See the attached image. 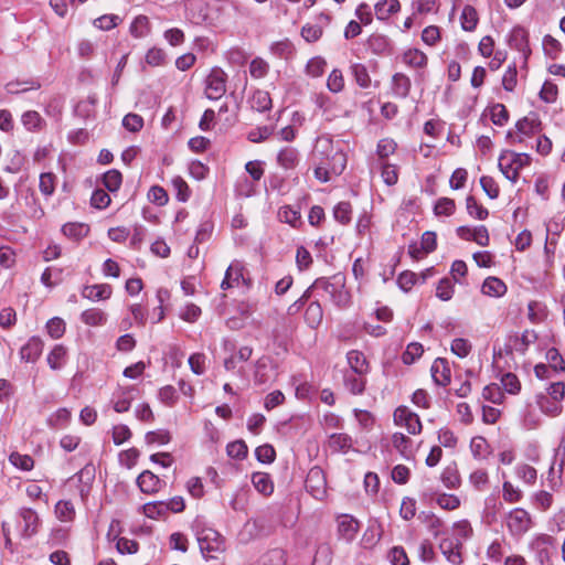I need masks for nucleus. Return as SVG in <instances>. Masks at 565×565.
<instances>
[{
  "instance_id": "f257e3e1",
  "label": "nucleus",
  "mask_w": 565,
  "mask_h": 565,
  "mask_svg": "<svg viewBox=\"0 0 565 565\" xmlns=\"http://www.w3.org/2000/svg\"><path fill=\"white\" fill-rule=\"evenodd\" d=\"M313 287L322 289L330 296L331 301L340 307H348L350 303V294L345 289V276L342 274H335L330 278L320 277L313 282Z\"/></svg>"
},
{
  "instance_id": "f03ea898",
  "label": "nucleus",
  "mask_w": 565,
  "mask_h": 565,
  "mask_svg": "<svg viewBox=\"0 0 565 565\" xmlns=\"http://www.w3.org/2000/svg\"><path fill=\"white\" fill-rule=\"evenodd\" d=\"M565 396V385L563 382L552 383L547 393H540L536 395V403L542 412L548 415H557L561 412L559 402Z\"/></svg>"
},
{
  "instance_id": "7ed1b4c3",
  "label": "nucleus",
  "mask_w": 565,
  "mask_h": 565,
  "mask_svg": "<svg viewBox=\"0 0 565 565\" xmlns=\"http://www.w3.org/2000/svg\"><path fill=\"white\" fill-rule=\"evenodd\" d=\"M516 131L509 130L507 132V140L510 143L523 142V137H532L542 130V122L536 114L525 116L519 119L515 124Z\"/></svg>"
},
{
  "instance_id": "20e7f679",
  "label": "nucleus",
  "mask_w": 565,
  "mask_h": 565,
  "mask_svg": "<svg viewBox=\"0 0 565 565\" xmlns=\"http://www.w3.org/2000/svg\"><path fill=\"white\" fill-rule=\"evenodd\" d=\"M327 167H316L315 177L321 182H328L331 175H340L347 167V154L341 147H334L332 162Z\"/></svg>"
},
{
  "instance_id": "39448f33",
  "label": "nucleus",
  "mask_w": 565,
  "mask_h": 565,
  "mask_svg": "<svg viewBox=\"0 0 565 565\" xmlns=\"http://www.w3.org/2000/svg\"><path fill=\"white\" fill-rule=\"evenodd\" d=\"M532 524L530 513L522 508H515L507 515V527L512 536L521 537L532 527Z\"/></svg>"
},
{
  "instance_id": "423d86ee",
  "label": "nucleus",
  "mask_w": 565,
  "mask_h": 565,
  "mask_svg": "<svg viewBox=\"0 0 565 565\" xmlns=\"http://www.w3.org/2000/svg\"><path fill=\"white\" fill-rule=\"evenodd\" d=\"M306 490L317 500H323L327 495V479L320 467H312L305 481Z\"/></svg>"
},
{
  "instance_id": "0eeeda50",
  "label": "nucleus",
  "mask_w": 565,
  "mask_h": 565,
  "mask_svg": "<svg viewBox=\"0 0 565 565\" xmlns=\"http://www.w3.org/2000/svg\"><path fill=\"white\" fill-rule=\"evenodd\" d=\"M226 73L220 68L214 67L206 77L205 94L210 99H218L226 92Z\"/></svg>"
},
{
  "instance_id": "6e6552de",
  "label": "nucleus",
  "mask_w": 565,
  "mask_h": 565,
  "mask_svg": "<svg viewBox=\"0 0 565 565\" xmlns=\"http://www.w3.org/2000/svg\"><path fill=\"white\" fill-rule=\"evenodd\" d=\"M201 553L205 558H215L213 553L223 551V540L221 535L213 531L206 530L202 532L198 537Z\"/></svg>"
},
{
  "instance_id": "1a4fd4ad",
  "label": "nucleus",
  "mask_w": 565,
  "mask_h": 565,
  "mask_svg": "<svg viewBox=\"0 0 565 565\" xmlns=\"http://www.w3.org/2000/svg\"><path fill=\"white\" fill-rule=\"evenodd\" d=\"M334 147L341 146L329 137H320L317 139L313 151L316 167H327L326 163L330 164L332 162V152L334 151Z\"/></svg>"
},
{
  "instance_id": "9d476101",
  "label": "nucleus",
  "mask_w": 565,
  "mask_h": 565,
  "mask_svg": "<svg viewBox=\"0 0 565 565\" xmlns=\"http://www.w3.org/2000/svg\"><path fill=\"white\" fill-rule=\"evenodd\" d=\"M394 422L396 425L405 426L407 431L412 435L422 431V423L417 414L413 413L406 406H399L394 412Z\"/></svg>"
},
{
  "instance_id": "9b49d317",
  "label": "nucleus",
  "mask_w": 565,
  "mask_h": 565,
  "mask_svg": "<svg viewBox=\"0 0 565 565\" xmlns=\"http://www.w3.org/2000/svg\"><path fill=\"white\" fill-rule=\"evenodd\" d=\"M439 548L451 564L460 565L462 563V542L459 539L445 537L440 541Z\"/></svg>"
},
{
  "instance_id": "f8f14e48",
  "label": "nucleus",
  "mask_w": 565,
  "mask_h": 565,
  "mask_svg": "<svg viewBox=\"0 0 565 565\" xmlns=\"http://www.w3.org/2000/svg\"><path fill=\"white\" fill-rule=\"evenodd\" d=\"M508 43L510 47L522 53L525 61L527 60L531 49L529 45V34L524 28L520 25L514 26L509 34Z\"/></svg>"
},
{
  "instance_id": "ddd939ff",
  "label": "nucleus",
  "mask_w": 565,
  "mask_h": 565,
  "mask_svg": "<svg viewBox=\"0 0 565 565\" xmlns=\"http://www.w3.org/2000/svg\"><path fill=\"white\" fill-rule=\"evenodd\" d=\"M275 363L270 356H262L255 363V382L266 384L275 377Z\"/></svg>"
},
{
  "instance_id": "4468645a",
  "label": "nucleus",
  "mask_w": 565,
  "mask_h": 565,
  "mask_svg": "<svg viewBox=\"0 0 565 565\" xmlns=\"http://www.w3.org/2000/svg\"><path fill=\"white\" fill-rule=\"evenodd\" d=\"M19 515V526L21 529L22 535L24 537H31L36 533L39 526V516L36 512L32 509L23 508L20 510Z\"/></svg>"
},
{
  "instance_id": "2eb2a0df",
  "label": "nucleus",
  "mask_w": 565,
  "mask_h": 565,
  "mask_svg": "<svg viewBox=\"0 0 565 565\" xmlns=\"http://www.w3.org/2000/svg\"><path fill=\"white\" fill-rule=\"evenodd\" d=\"M430 372L431 377L437 385L446 386L450 383L451 371L446 359H436L430 367Z\"/></svg>"
},
{
  "instance_id": "dca6fc26",
  "label": "nucleus",
  "mask_w": 565,
  "mask_h": 565,
  "mask_svg": "<svg viewBox=\"0 0 565 565\" xmlns=\"http://www.w3.org/2000/svg\"><path fill=\"white\" fill-rule=\"evenodd\" d=\"M366 45L371 52L376 55H390L393 51L391 40L380 33L371 34L366 41Z\"/></svg>"
},
{
  "instance_id": "f3484780",
  "label": "nucleus",
  "mask_w": 565,
  "mask_h": 565,
  "mask_svg": "<svg viewBox=\"0 0 565 565\" xmlns=\"http://www.w3.org/2000/svg\"><path fill=\"white\" fill-rule=\"evenodd\" d=\"M161 480L157 475L150 470L142 471L137 478V486L140 491L147 494H152L159 491Z\"/></svg>"
},
{
  "instance_id": "a211bd4d",
  "label": "nucleus",
  "mask_w": 565,
  "mask_h": 565,
  "mask_svg": "<svg viewBox=\"0 0 565 565\" xmlns=\"http://www.w3.org/2000/svg\"><path fill=\"white\" fill-rule=\"evenodd\" d=\"M43 350V342L39 337H32L21 348L20 356L25 362H35Z\"/></svg>"
},
{
  "instance_id": "6ab92c4d",
  "label": "nucleus",
  "mask_w": 565,
  "mask_h": 565,
  "mask_svg": "<svg viewBox=\"0 0 565 565\" xmlns=\"http://www.w3.org/2000/svg\"><path fill=\"white\" fill-rule=\"evenodd\" d=\"M412 87L411 78L404 73H395L392 77L391 89L395 97L406 98Z\"/></svg>"
},
{
  "instance_id": "aec40b11",
  "label": "nucleus",
  "mask_w": 565,
  "mask_h": 565,
  "mask_svg": "<svg viewBox=\"0 0 565 565\" xmlns=\"http://www.w3.org/2000/svg\"><path fill=\"white\" fill-rule=\"evenodd\" d=\"M348 364L350 365L351 372L360 375H366L370 371V365L366 361L365 355L358 350H351L347 353Z\"/></svg>"
},
{
  "instance_id": "412c9836",
  "label": "nucleus",
  "mask_w": 565,
  "mask_h": 565,
  "mask_svg": "<svg viewBox=\"0 0 565 565\" xmlns=\"http://www.w3.org/2000/svg\"><path fill=\"white\" fill-rule=\"evenodd\" d=\"M338 531L342 539L350 542L359 531V522L350 515H342L338 524Z\"/></svg>"
},
{
  "instance_id": "4be33fe9",
  "label": "nucleus",
  "mask_w": 565,
  "mask_h": 565,
  "mask_svg": "<svg viewBox=\"0 0 565 565\" xmlns=\"http://www.w3.org/2000/svg\"><path fill=\"white\" fill-rule=\"evenodd\" d=\"M507 290V285L500 278L492 276L486 278L481 286L482 294L489 297H502Z\"/></svg>"
},
{
  "instance_id": "5701e85b",
  "label": "nucleus",
  "mask_w": 565,
  "mask_h": 565,
  "mask_svg": "<svg viewBox=\"0 0 565 565\" xmlns=\"http://www.w3.org/2000/svg\"><path fill=\"white\" fill-rule=\"evenodd\" d=\"M82 296L93 301L105 300L111 296V287L107 284L85 286Z\"/></svg>"
},
{
  "instance_id": "b1692460",
  "label": "nucleus",
  "mask_w": 565,
  "mask_h": 565,
  "mask_svg": "<svg viewBox=\"0 0 565 565\" xmlns=\"http://www.w3.org/2000/svg\"><path fill=\"white\" fill-rule=\"evenodd\" d=\"M364 376L365 375H360L354 372H347L343 376L345 388L354 395H361L366 384Z\"/></svg>"
},
{
  "instance_id": "393cba45",
  "label": "nucleus",
  "mask_w": 565,
  "mask_h": 565,
  "mask_svg": "<svg viewBox=\"0 0 565 565\" xmlns=\"http://www.w3.org/2000/svg\"><path fill=\"white\" fill-rule=\"evenodd\" d=\"M252 483L255 489L264 495H270L274 491V483L269 473L254 472L252 475Z\"/></svg>"
},
{
  "instance_id": "a878e982",
  "label": "nucleus",
  "mask_w": 565,
  "mask_h": 565,
  "mask_svg": "<svg viewBox=\"0 0 565 565\" xmlns=\"http://www.w3.org/2000/svg\"><path fill=\"white\" fill-rule=\"evenodd\" d=\"M401 4L398 0H381L375 7V15L379 20H387L392 14L399 11Z\"/></svg>"
},
{
  "instance_id": "bb28decb",
  "label": "nucleus",
  "mask_w": 565,
  "mask_h": 565,
  "mask_svg": "<svg viewBox=\"0 0 565 565\" xmlns=\"http://www.w3.org/2000/svg\"><path fill=\"white\" fill-rule=\"evenodd\" d=\"M239 279L244 280L243 267L238 263L231 264L225 271V276L221 282V288L223 290L230 289L235 282H238Z\"/></svg>"
},
{
  "instance_id": "cd10ccee",
  "label": "nucleus",
  "mask_w": 565,
  "mask_h": 565,
  "mask_svg": "<svg viewBox=\"0 0 565 565\" xmlns=\"http://www.w3.org/2000/svg\"><path fill=\"white\" fill-rule=\"evenodd\" d=\"M277 161L284 169H294L299 162V152L296 148L285 147L279 151Z\"/></svg>"
},
{
  "instance_id": "c85d7f7f",
  "label": "nucleus",
  "mask_w": 565,
  "mask_h": 565,
  "mask_svg": "<svg viewBox=\"0 0 565 565\" xmlns=\"http://www.w3.org/2000/svg\"><path fill=\"white\" fill-rule=\"evenodd\" d=\"M81 320L90 327L104 326L107 321V315L98 308H92L82 312Z\"/></svg>"
},
{
  "instance_id": "c756f323",
  "label": "nucleus",
  "mask_w": 565,
  "mask_h": 565,
  "mask_svg": "<svg viewBox=\"0 0 565 565\" xmlns=\"http://www.w3.org/2000/svg\"><path fill=\"white\" fill-rule=\"evenodd\" d=\"M250 107L259 113L267 111L271 108V98L268 92L257 89L250 98Z\"/></svg>"
},
{
  "instance_id": "7c9ffc66",
  "label": "nucleus",
  "mask_w": 565,
  "mask_h": 565,
  "mask_svg": "<svg viewBox=\"0 0 565 565\" xmlns=\"http://www.w3.org/2000/svg\"><path fill=\"white\" fill-rule=\"evenodd\" d=\"M78 481L82 483L79 492L82 495L88 493L92 482L95 479V467L92 463L84 466L76 475Z\"/></svg>"
},
{
  "instance_id": "2f4dec72",
  "label": "nucleus",
  "mask_w": 565,
  "mask_h": 565,
  "mask_svg": "<svg viewBox=\"0 0 565 565\" xmlns=\"http://www.w3.org/2000/svg\"><path fill=\"white\" fill-rule=\"evenodd\" d=\"M427 61V55L417 49H409L403 54V62L411 67L423 68Z\"/></svg>"
},
{
  "instance_id": "473e14b6",
  "label": "nucleus",
  "mask_w": 565,
  "mask_h": 565,
  "mask_svg": "<svg viewBox=\"0 0 565 565\" xmlns=\"http://www.w3.org/2000/svg\"><path fill=\"white\" fill-rule=\"evenodd\" d=\"M460 21L465 31H473L477 28L479 21L477 10L470 4L465 6L460 15Z\"/></svg>"
},
{
  "instance_id": "72a5a7b5",
  "label": "nucleus",
  "mask_w": 565,
  "mask_h": 565,
  "mask_svg": "<svg viewBox=\"0 0 565 565\" xmlns=\"http://www.w3.org/2000/svg\"><path fill=\"white\" fill-rule=\"evenodd\" d=\"M323 318V310L319 301H312L306 309L305 319L309 327L317 328Z\"/></svg>"
},
{
  "instance_id": "f704fd0d",
  "label": "nucleus",
  "mask_w": 565,
  "mask_h": 565,
  "mask_svg": "<svg viewBox=\"0 0 565 565\" xmlns=\"http://www.w3.org/2000/svg\"><path fill=\"white\" fill-rule=\"evenodd\" d=\"M440 480L448 489H456L460 486V476L456 463L448 465L441 472Z\"/></svg>"
},
{
  "instance_id": "c9c22d12",
  "label": "nucleus",
  "mask_w": 565,
  "mask_h": 565,
  "mask_svg": "<svg viewBox=\"0 0 565 565\" xmlns=\"http://www.w3.org/2000/svg\"><path fill=\"white\" fill-rule=\"evenodd\" d=\"M350 72L355 79V83L361 88H369L371 86V77L364 64L354 63L350 66Z\"/></svg>"
},
{
  "instance_id": "e433bc0d",
  "label": "nucleus",
  "mask_w": 565,
  "mask_h": 565,
  "mask_svg": "<svg viewBox=\"0 0 565 565\" xmlns=\"http://www.w3.org/2000/svg\"><path fill=\"white\" fill-rule=\"evenodd\" d=\"M66 349L62 344H56L47 355V363L52 370H60L65 363Z\"/></svg>"
},
{
  "instance_id": "4c0bfd02",
  "label": "nucleus",
  "mask_w": 565,
  "mask_h": 565,
  "mask_svg": "<svg viewBox=\"0 0 565 565\" xmlns=\"http://www.w3.org/2000/svg\"><path fill=\"white\" fill-rule=\"evenodd\" d=\"M41 84L35 79L9 82L6 89L10 94H20L31 89H39Z\"/></svg>"
},
{
  "instance_id": "58836bf2",
  "label": "nucleus",
  "mask_w": 565,
  "mask_h": 565,
  "mask_svg": "<svg viewBox=\"0 0 565 565\" xmlns=\"http://www.w3.org/2000/svg\"><path fill=\"white\" fill-rule=\"evenodd\" d=\"M332 555L331 545L329 543H320L316 550L312 565H330Z\"/></svg>"
},
{
  "instance_id": "ea45409f",
  "label": "nucleus",
  "mask_w": 565,
  "mask_h": 565,
  "mask_svg": "<svg viewBox=\"0 0 565 565\" xmlns=\"http://www.w3.org/2000/svg\"><path fill=\"white\" fill-rule=\"evenodd\" d=\"M130 34L134 38H143L150 31V22L146 15H138L130 24Z\"/></svg>"
},
{
  "instance_id": "a19ab883",
  "label": "nucleus",
  "mask_w": 565,
  "mask_h": 565,
  "mask_svg": "<svg viewBox=\"0 0 565 565\" xmlns=\"http://www.w3.org/2000/svg\"><path fill=\"white\" fill-rule=\"evenodd\" d=\"M89 227L84 223H66L62 226V233L73 239H79L87 235Z\"/></svg>"
},
{
  "instance_id": "79ce46f5",
  "label": "nucleus",
  "mask_w": 565,
  "mask_h": 565,
  "mask_svg": "<svg viewBox=\"0 0 565 565\" xmlns=\"http://www.w3.org/2000/svg\"><path fill=\"white\" fill-rule=\"evenodd\" d=\"M135 391H137L135 386H128L122 388L121 397L118 398L114 404V409L117 413H125L129 411L131 402L134 399L132 393Z\"/></svg>"
},
{
  "instance_id": "37998d69",
  "label": "nucleus",
  "mask_w": 565,
  "mask_h": 565,
  "mask_svg": "<svg viewBox=\"0 0 565 565\" xmlns=\"http://www.w3.org/2000/svg\"><path fill=\"white\" fill-rule=\"evenodd\" d=\"M71 419V412L67 408H58L47 418L51 428L60 429L65 427Z\"/></svg>"
},
{
  "instance_id": "c03bdc74",
  "label": "nucleus",
  "mask_w": 565,
  "mask_h": 565,
  "mask_svg": "<svg viewBox=\"0 0 565 565\" xmlns=\"http://www.w3.org/2000/svg\"><path fill=\"white\" fill-rule=\"evenodd\" d=\"M499 168L508 180L513 183L518 181L519 172L513 163V160H508L504 153L499 157Z\"/></svg>"
},
{
  "instance_id": "a18cd8bd",
  "label": "nucleus",
  "mask_w": 565,
  "mask_h": 565,
  "mask_svg": "<svg viewBox=\"0 0 565 565\" xmlns=\"http://www.w3.org/2000/svg\"><path fill=\"white\" fill-rule=\"evenodd\" d=\"M329 446L335 451H347L352 447V438L348 434H332Z\"/></svg>"
},
{
  "instance_id": "49530a36",
  "label": "nucleus",
  "mask_w": 565,
  "mask_h": 565,
  "mask_svg": "<svg viewBox=\"0 0 565 565\" xmlns=\"http://www.w3.org/2000/svg\"><path fill=\"white\" fill-rule=\"evenodd\" d=\"M333 216L335 221L345 225L351 222L352 206L349 202H340L333 209Z\"/></svg>"
},
{
  "instance_id": "de8ad7c7",
  "label": "nucleus",
  "mask_w": 565,
  "mask_h": 565,
  "mask_svg": "<svg viewBox=\"0 0 565 565\" xmlns=\"http://www.w3.org/2000/svg\"><path fill=\"white\" fill-rule=\"evenodd\" d=\"M121 182L122 175L116 169L107 171L103 177V183L109 192H116L120 188Z\"/></svg>"
},
{
  "instance_id": "09e8293b",
  "label": "nucleus",
  "mask_w": 565,
  "mask_h": 565,
  "mask_svg": "<svg viewBox=\"0 0 565 565\" xmlns=\"http://www.w3.org/2000/svg\"><path fill=\"white\" fill-rule=\"evenodd\" d=\"M466 206L469 215L477 220H486L489 215L488 210L480 205L472 195L466 199Z\"/></svg>"
},
{
  "instance_id": "8fccbe9b",
  "label": "nucleus",
  "mask_w": 565,
  "mask_h": 565,
  "mask_svg": "<svg viewBox=\"0 0 565 565\" xmlns=\"http://www.w3.org/2000/svg\"><path fill=\"white\" fill-rule=\"evenodd\" d=\"M142 511L149 519H157L168 513L164 501L148 502L142 505Z\"/></svg>"
},
{
  "instance_id": "3c124183",
  "label": "nucleus",
  "mask_w": 565,
  "mask_h": 565,
  "mask_svg": "<svg viewBox=\"0 0 565 565\" xmlns=\"http://www.w3.org/2000/svg\"><path fill=\"white\" fill-rule=\"evenodd\" d=\"M470 449L475 458H486L489 454V444L482 436H476L471 439Z\"/></svg>"
},
{
  "instance_id": "603ef678",
  "label": "nucleus",
  "mask_w": 565,
  "mask_h": 565,
  "mask_svg": "<svg viewBox=\"0 0 565 565\" xmlns=\"http://www.w3.org/2000/svg\"><path fill=\"white\" fill-rule=\"evenodd\" d=\"M226 452L233 459L243 460L247 456L248 448L244 440H235L227 445Z\"/></svg>"
},
{
  "instance_id": "864d4df0",
  "label": "nucleus",
  "mask_w": 565,
  "mask_h": 565,
  "mask_svg": "<svg viewBox=\"0 0 565 565\" xmlns=\"http://www.w3.org/2000/svg\"><path fill=\"white\" fill-rule=\"evenodd\" d=\"M270 52L280 58H288L294 53V45L289 40L278 41L271 44Z\"/></svg>"
},
{
  "instance_id": "5fc2aeb1",
  "label": "nucleus",
  "mask_w": 565,
  "mask_h": 565,
  "mask_svg": "<svg viewBox=\"0 0 565 565\" xmlns=\"http://www.w3.org/2000/svg\"><path fill=\"white\" fill-rule=\"evenodd\" d=\"M472 345L469 340L463 338H456L452 340L450 350L458 358H466L471 352Z\"/></svg>"
},
{
  "instance_id": "6e6d98bb",
  "label": "nucleus",
  "mask_w": 565,
  "mask_h": 565,
  "mask_svg": "<svg viewBox=\"0 0 565 565\" xmlns=\"http://www.w3.org/2000/svg\"><path fill=\"white\" fill-rule=\"evenodd\" d=\"M10 462L17 468L29 471L34 466V460L29 455H21L19 452H12L9 457Z\"/></svg>"
},
{
  "instance_id": "4d7b16f0",
  "label": "nucleus",
  "mask_w": 565,
  "mask_h": 565,
  "mask_svg": "<svg viewBox=\"0 0 565 565\" xmlns=\"http://www.w3.org/2000/svg\"><path fill=\"white\" fill-rule=\"evenodd\" d=\"M259 565H286V557L282 550L275 548L260 558Z\"/></svg>"
},
{
  "instance_id": "13d9d810",
  "label": "nucleus",
  "mask_w": 565,
  "mask_h": 565,
  "mask_svg": "<svg viewBox=\"0 0 565 565\" xmlns=\"http://www.w3.org/2000/svg\"><path fill=\"white\" fill-rule=\"evenodd\" d=\"M424 352L423 345L418 342H412L407 345L405 352L402 355V360L405 364L414 363Z\"/></svg>"
},
{
  "instance_id": "bf43d9fd",
  "label": "nucleus",
  "mask_w": 565,
  "mask_h": 565,
  "mask_svg": "<svg viewBox=\"0 0 565 565\" xmlns=\"http://www.w3.org/2000/svg\"><path fill=\"white\" fill-rule=\"evenodd\" d=\"M516 476L522 479L524 482L529 484H533L536 481L537 472L536 470L526 463H520L515 467Z\"/></svg>"
},
{
  "instance_id": "052dcab7",
  "label": "nucleus",
  "mask_w": 565,
  "mask_h": 565,
  "mask_svg": "<svg viewBox=\"0 0 565 565\" xmlns=\"http://www.w3.org/2000/svg\"><path fill=\"white\" fill-rule=\"evenodd\" d=\"M454 295V284L450 278H443L439 280L436 289V296L443 300L448 301Z\"/></svg>"
},
{
  "instance_id": "680f3d73",
  "label": "nucleus",
  "mask_w": 565,
  "mask_h": 565,
  "mask_svg": "<svg viewBox=\"0 0 565 565\" xmlns=\"http://www.w3.org/2000/svg\"><path fill=\"white\" fill-rule=\"evenodd\" d=\"M255 456L262 463H271L276 458V451L271 445L265 444L256 448Z\"/></svg>"
},
{
  "instance_id": "e2e57ef3",
  "label": "nucleus",
  "mask_w": 565,
  "mask_h": 565,
  "mask_svg": "<svg viewBox=\"0 0 565 565\" xmlns=\"http://www.w3.org/2000/svg\"><path fill=\"white\" fill-rule=\"evenodd\" d=\"M145 440L149 445H166L171 440V435L168 430L158 429L153 431H148L145 436Z\"/></svg>"
},
{
  "instance_id": "0e129e2a",
  "label": "nucleus",
  "mask_w": 565,
  "mask_h": 565,
  "mask_svg": "<svg viewBox=\"0 0 565 565\" xmlns=\"http://www.w3.org/2000/svg\"><path fill=\"white\" fill-rule=\"evenodd\" d=\"M40 191L43 195L50 196L55 190V175L51 172H45L40 175L39 183Z\"/></svg>"
},
{
  "instance_id": "69168bd1",
  "label": "nucleus",
  "mask_w": 565,
  "mask_h": 565,
  "mask_svg": "<svg viewBox=\"0 0 565 565\" xmlns=\"http://www.w3.org/2000/svg\"><path fill=\"white\" fill-rule=\"evenodd\" d=\"M456 209L455 201L449 198H440L434 207V212L436 215H446L450 216L454 214Z\"/></svg>"
},
{
  "instance_id": "338daca9",
  "label": "nucleus",
  "mask_w": 565,
  "mask_h": 565,
  "mask_svg": "<svg viewBox=\"0 0 565 565\" xmlns=\"http://www.w3.org/2000/svg\"><path fill=\"white\" fill-rule=\"evenodd\" d=\"M546 360L548 362L550 369H552L553 371L559 372L565 370V362L557 349H548L546 352Z\"/></svg>"
},
{
  "instance_id": "774afa93",
  "label": "nucleus",
  "mask_w": 565,
  "mask_h": 565,
  "mask_svg": "<svg viewBox=\"0 0 565 565\" xmlns=\"http://www.w3.org/2000/svg\"><path fill=\"white\" fill-rule=\"evenodd\" d=\"M148 199L151 203L159 206L166 205L169 201L167 191L159 185H153L150 188L148 192Z\"/></svg>"
}]
</instances>
